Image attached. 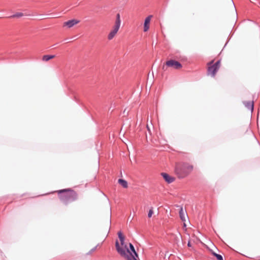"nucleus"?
<instances>
[{"label": "nucleus", "instance_id": "obj_1", "mask_svg": "<svg viewBox=\"0 0 260 260\" xmlns=\"http://www.w3.org/2000/svg\"><path fill=\"white\" fill-rule=\"evenodd\" d=\"M57 192L59 194L60 199L65 204H68L78 199L77 193L71 188L59 190L57 191Z\"/></svg>", "mask_w": 260, "mask_h": 260}, {"label": "nucleus", "instance_id": "obj_2", "mask_svg": "<svg viewBox=\"0 0 260 260\" xmlns=\"http://www.w3.org/2000/svg\"><path fill=\"white\" fill-rule=\"evenodd\" d=\"M193 166L188 163H183L180 167H177L176 173L179 178H184L188 176L193 170Z\"/></svg>", "mask_w": 260, "mask_h": 260}, {"label": "nucleus", "instance_id": "obj_3", "mask_svg": "<svg viewBox=\"0 0 260 260\" xmlns=\"http://www.w3.org/2000/svg\"><path fill=\"white\" fill-rule=\"evenodd\" d=\"M121 22L120 15L118 13L116 15L114 25L107 36V38L109 40H112L115 37L120 27Z\"/></svg>", "mask_w": 260, "mask_h": 260}, {"label": "nucleus", "instance_id": "obj_4", "mask_svg": "<svg viewBox=\"0 0 260 260\" xmlns=\"http://www.w3.org/2000/svg\"><path fill=\"white\" fill-rule=\"evenodd\" d=\"M172 68L175 70H179L182 68V64L178 61L170 59L166 62L162 66V69L164 71H166L167 68Z\"/></svg>", "mask_w": 260, "mask_h": 260}, {"label": "nucleus", "instance_id": "obj_5", "mask_svg": "<svg viewBox=\"0 0 260 260\" xmlns=\"http://www.w3.org/2000/svg\"><path fill=\"white\" fill-rule=\"evenodd\" d=\"M213 62V61H212L208 63V75L214 77L219 69L220 62L217 61L214 64H212Z\"/></svg>", "mask_w": 260, "mask_h": 260}, {"label": "nucleus", "instance_id": "obj_6", "mask_svg": "<svg viewBox=\"0 0 260 260\" xmlns=\"http://www.w3.org/2000/svg\"><path fill=\"white\" fill-rule=\"evenodd\" d=\"M115 246L118 253H119L122 256L125 257H127V254H126V251L124 249L120 246L118 241H116Z\"/></svg>", "mask_w": 260, "mask_h": 260}, {"label": "nucleus", "instance_id": "obj_7", "mask_svg": "<svg viewBox=\"0 0 260 260\" xmlns=\"http://www.w3.org/2000/svg\"><path fill=\"white\" fill-rule=\"evenodd\" d=\"M120 243H121V247H122L123 249H125V250L126 252V253H128L131 255V256L126 257L127 258V260H137L136 257H135L132 254V253L131 252V251H129V249H128V248H127L126 245L125 244L124 241H123V242H120Z\"/></svg>", "mask_w": 260, "mask_h": 260}, {"label": "nucleus", "instance_id": "obj_8", "mask_svg": "<svg viewBox=\"0 0 260 260\" xmlns=\"http://www.w3.org/2000/svg\"><path fill=\"white\" fill-rule=\"evenodd\" d=\"M80 22L79 20L77 19H72L68 21L64 22L63 24V26H67L68 28H71L75 25L77 24Z\"/></svg>", "mask_w": 260, "mask_h": 260}, {"label": "nucleus", "instance_id": "obj_9", "mask_svg": "<svg viewBox=\"0 0 260 260\" xmlns=\"http://www.w3.org/2000/svg\"><path fill=\"white\" fill-rule=\"evenodd\" d=\"M151 15H149L146 18L144 24V31L146 32L149 28L150 22L152 18Z\"/></svg>", "mask_w": 260, "mask_h": 260}, {"label": "nucleus", "instance_id": "obj_10", "mask_svg": "<svg viewBox=\"0 0 260 260\" xmlns=\"http://www.w3.org/2000/svg\"><path fill=\"white\" fill-rule=\"evenodd\" d=\"M163 178L169 183L173 182L175 180V178L173 177L166 173H162L161 174Z\"/></svg>", "mask_w": 260, "mask_h": 260}, {"label": "nucleus", "instance_id": "obj_11", "mask_svg": "<svg viewBox=\"0 0 260 260\" xmlns=\"http://www.w3.org/2000/svg\"><path fill=\"white\" fill-rule=\"evenodd\" d=\"M179 216L181 220L183 222L186 221V218L187 217L186 212L184 211L182 207L180 208L179 211Z\"/></svg>", "mask_w": 260, "mask_h": 260}, {"label": "nucleus", "instance_id": "obj_12", "mask_svg": "<svg viewBox=\"0 0 260 260\" xmlns=\"http://www.w3.org/2000/svg\"><path fill=\"white\" fill-rule=\"evenodd\" d=\"M55 57V55H44L42 56V60L44 62H47Z\"/></svg>", "mask_w": 260, "mask_h": 260}, {"label": "nucleus", "instance_id": "obj_13", "mask_svg": "<svg viewBox=\"0 0 260 260\" xmlns=\"http://www.w3.org/2000/svg\"><path fill=\"white\" fill-rule=\"evenodd\" d=\"M118 182L122 185L124 188H126L128 187L127 182L125 180L119 179L118 180Z\"/></svg>", "mask_w": 260, "mask_h": 260}, {"label": "nucleus", "instance_id": "obj_14", "mask_svg": "<svg viewBox=\"0 0 260 260\" xmlns=\"http://www.w3.org/2000/svg\"><path fill=\"white\" fill-rule=\"evenodd\" d=\"M129 247H130V250L129 251L131 250L134 254L136 256V257H138V255L137 254V253H136V251H135V249L134 248V246L132 245V244L131 243H129Z\"/></svg>", "mask_w": 260, "mask_h": 260}, {"label": "nucleus", "instance_id": "obj_15", "mask_svg": "<svg viewBox=\"0 0 260 260\" xmlns=\"http://www.w3.org/2000/svg\"><path fill=\"white\" fill-rule=\"evenodd\" d=\"M118 235L120 242H123V241H124L125 238L124 236L122 235L121 232H119L118 233Z\"/></svg>", "mask_w": 260, "mask_h": 260}, {"label": "nucleus", "instance_id": "obj_16", "mask_svg": "<svg viewBox=\"0 0 260 260\" xmlns=\"http://www.w3.org/2000/svg\"><path fill=\"white\" fill-rule=\"evenodd\" d=\"M118 235L120 242H123V241H124L125 238L124 236L122 235L121 232H119L118 233Z\"/></svg>", "mask_w": 260, "mask_h": 260}, {"label": "nucleus", "instance_id": "obj_17", "mask_svg": "<svg viewBox=\"0 0 260 260\" xmlns=\"http://www.w3.org/2000/svg\"><path fill=\"white\" fill-rule=\"evenodd\" d=\"M153 213H154V212H153V208H152V207H151V208L150 209V210H149V212H148V217L149 218H151V217H152V215H153Z\"/></svg>", "mask_w": 260, "mask_h": 260}, {"label": "nucleus", "instance_id": "obj_18", "mask_svg": "<svg viewBox=\"0 0 260 260\" xmlns=\"http://www.w3.org/2000/svg\"><path fill=\"white\" fill-rule=\"evenodd\" d=\"M213 255L217 258L218 260H222V257L221 255L216 254L214 252L213 253Z\"/></svg>", "mask_w": 260, "mask_h": 260}, {"label": "nucleus", "instance_id": "obj_19", "mask_svg": "<svg viewBox=\"0 0 260 260\" xmlns=\"http://www.w3.org/2000/svg\"><path fill=\"white\" fill-rule=\"evenodd\" d=\"M28 15L26 14V13H23L22 12H17V18L21 17L23 16H28Z\"/></svg>", "mask_w": 260, "mask_h": 260}, {"label": "nucleus", "instance_id": "obj_20", "mask_svg": "<svg viewBox=\"0 0 260 260\" xmlns=\"http://www.w3.org/2000/svg\"><path fill=\"white\" fill-rule=\"evenodd\" d=\"M187 246L188 247H191V243H190V241H188V244H187Z\"/></svg>", "mask_w": 260, "mask_h": 260}, {"label": "nucleus", "instance_id": "obj_21", "mask_svg": "<svg viewBox=\"0 0 260 260\" xmlns=\"http://www.w3.org/2000/svg\"><path fill=\"white\" fill-rule=\"evenodd\" d=\"M183 226H184V227H185L186 226V224L185 223V222H184Z\"/></svg>", "mask_w": 260, "mask_h": 260}]
</instances>
